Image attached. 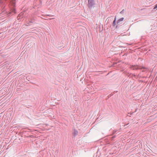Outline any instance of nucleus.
Instances as JSON below:
<instances>
[{
	"instance_id": "obj_1",
	"label": "nucleus",
	"mask_w": 157,
	"mask_h": 157,
	"mask_svg": "<svg viewBox=\"0 0 157 157\" xmlns=\"http://www.w3.org/2000/svg\"><path fill=\"white\" fill-rule=\"evenodd\" d=\"M88 6L91 7L94 4L93 0H88Z\"/></svg>"
},
{
	"instance_id": "obj_2",
	"label": "nucleus",
	"mask_w": 157,
	"mask_h": 157,
	"mask_svg": "<svg viewBox=\"0 0 157 157\" xmlns=\"http://www.w3.org/2000/svg\"><path fill=\"white\" fill-rule=\"evenodd\" d=\"M124 18L123 17L119 19L118 21H117V24H118V25H119L121 23V22L123 21Z\"/></svg>"
},
{
	"instance_id": "obj_5",
	"label": "nucleus",
	"mask_w": 157,
	"mask_h": 157,
	"mask_svg": "<svg viewBox=\"0 0 157 157\" xmlns=\"http://www.w3.org/2000/svg\"><path fill=\"white\" fill-rule=\"evenodd\" d=\"M157 9V4H156L154 8V9Z\"/></svg>"
},
{
	"instance_id": "obj_3",
	"label": "nucleus",
	"mask_w": 157,
	"mask_h": 157,
	"mask_svg": "<svg viewBox=\"0 0 157 157\" xmlns=\"http://www.w3.org/2000/svg\"><path fill=\"white\" fill-rule=\"evenodd\" d=\"M140 68H139V67H138V66H134V68H133V69H140Z\"/></svg>"
},
{
	"instance_id": "obj_4",
	"label": "nucleus",
	"mask_w": 157,
	"mask_h": 157,
	"mask_svg": "<svg viewBox=\"0 0 157 157\" xmlns=\"http://www.w3.org/2000/svg\"><path fill=\"white\" fill-rule=\"evenodd\" d=\"M116 18H115L114 20L113 21V26H115L116 25Z\"/></svg>"
}]
</instances>
